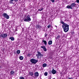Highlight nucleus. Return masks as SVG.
<instances>
[{"instance_id":"23","label":"nucleus","mask_w":79,"mask_h":79,"mask_svg":"<svg viewBox=\"0 0 79 79\" xmlns=\"http://www.w3.org/2000/svg\"><path fill=\"white\" fill-rule=\"evenodd\" d=\"M19 79H24V77H19Z\"/></svg>"},{"instance_id":"13","label":"nucleus","mask_w":79,"mask_h":79,"mask_svg":"<svg viewBox=\"0 0 79 79\" xmlns=\"http://www.w3.org/2000/svg\"><path fill=\"white\" fill-rule=\"evenodd\" d=\"M48 45H52V41L50 40L48 42Z\"/></svg>"},{"instance_id":"14","label":"nucleus","mask_w":79,"mask_h":79,"mask_svg":"<svg viewBox=\"0 0 79 79\" xmlns=\"http://www.w3.org/2000/svg\"><path fill=\"white\" fill-rule=\"evenodd\" d=\"M14 0H10L9 3L10 4H13V1Z\"/></svg>"},{"instance_id":"21","label":"nucleus","mask_w":79,"mask_h":79,"mask_svg":"<svg viewBox=\"0 0 79 79\" xmlns=\"http://www.w3.org/2000/svg\"><path fill=\"white\" fill-rule=\"evenodd\" d=\"M60 36L58 35L57 37L56 38V39H60Z\"/></svg>"},{"instance_id":"11","label":"nucleus","mask_w":79,"mask_h":79,"mask_svg":"<svg viewBox=\"0 0 79 79\" xmlns=\"http://www.w3.org/2000/svg\"><path fill=\"white\" fill-rule=\"evenodd\" d=\"M67 8L69 9H72L73 7L71 6V5L70 6L68 5L67 6Z\"/></svg>"},{"instance_id":"8","label":"nucleus","mask_w":79,"mask_h":79,"mask_svg":"<svg viewBox=\"0 0 79 79\" xmlns=\"http://www.w3.org/2000/svg\"><path fill=\"white\" fill-rule=\"evenodd\" d=\"M71 6L72 8H74V7H76V4L75 3H72L71 4Z\"/></svg>"},{"instance_id":"10","label":"nucleus","mask_w":79,"mask_h":79,"mask_svg":"<svg viewBox=\"0 0 79 79\" xmlns=\"http://www.w3.org/2000/svg\"><path fill=\"white\" fill-rule=\"evenodd\" d=\"M40 48H43L44 51V52H46L47 50L46 48L45 47V46H41Z\"/></svg>"},{"instance_id":"2","label":"nucleus","mask_w":79,"mask_h":79,"mask_svg":"<svg viewBox=\"0 0 79 79\" xmlns=\"http://www.w3.org/2000/svg\"><path fill=\"white\" fill-rule=\"evenodd\" d=\"M24 21L25 22H28V21H31V16L29 15H28L27 16L25 15V17L23 19Z\"/></svg>"},{"instance_id":"33","label":"nucleus","mask_w":79,"mask_h":79,"mask_svg":"<svg viewBox=\"0 0 79 79\" xmlns=\"http://www.w3.org/2000/svg\"><path fill=\"white\" fill-rule=\"evenodd\" d=\"M48 79H51V78H48Z\"/></svg>"},{"instance_id":"34","label":"nucleus","mask_w":79,"mask_h":79,"mask_svg":"<svg viewBox=\"0 0 79 79\" xmlns=\"http://www.w3.org/2000/svg\"><path fill=\"white\" fill-rule=\"evenodd\" d=\"M55 26H56V27H57V26H56V25Z\"/></svg>"},{"instance_id":"12","label":"nucleus","mask_w":79,"mask_h":79,"mask_svg":"<svg viewBox=\"0 0 79 79\" xmlns=\"http://www.w3.org/2000/svg\"><path fill=\"white\" fill-rule=\"evenodd\" d=\"M29 74L30 75V76H32L34 74V73L33 72H29Z\"/></svg>"},{"instance_id":"7","label":"nucleus","mask_w":79,"mask_h":79,"mask_svg":"<svg viewBox=\"0 0 79 79\" xmlns=\"http://www.w3.org/2000/svg\"><path fill=\"white\" fill-rule=\"evenodd\" d=\"M39 73L38 72H35L34 73V77L35 78H37L39 76Z\"/></svg>"},{"instance_id":"28","label":"nucleus","mask_w":79,"mask_h":79,"mask_svg":"<svg viewBox=\"0 0 79 79\" xmlns=\"http://www.w3.org/2000/svg\"><path fill=\"white\" fill-rule=\"evenodd\" d=\"M51 1H52V3H54L55 2V0H51Z\"/></svg>"},{"instance_id":"9","label":"nucleus","mask_w":79,"mask_h":79,"mask_svg":"<svg viewBox=\"0 0 79 79\" xmlns=\"http://www.w3.org/2000/svg\"><path fill=\"white\" fill-rule=\"evenodd\" d=\"M52 73L53 74H55L56 73V71L54 69V68H53L52 69Z\"/></svg>"},{"instance_id":"19","label":"nucleus","mask_w":79,"mask_h":79,"mask_svg":"<svg viewBox=\"0 0 79 79\" xmlns=\"http://www.w3.org/2000/svg\"><path fill=\"white\" fill-rule=\"evenodd\" d=\"M20 52L21 51L19 50H18L16 52L17 54H18V55H19V53H20Z\"/></svg>"},{"instance_id":"29","label":"nucleus","mask_w":79,"mask_h":79,"mask_svg":"<svg viewBox=\"0 0 79 79\" xmlns=\"http://www.w3.org/2000/svg\"><path fill=\"white\" fill-rule=\"evenodd\" d=\"M76 2L77 3H79V0H77Z\"/></svg>"},{"instance_id":"15","label":"nucleus","mask_w":79,"mask_h":79,"mask_svg":"<svg viewBox=\"0 0 79 79\" xmlns=\"http://www.w3.org/2000/svg\"><path fill=\"white\" fill-rule=\"evenodd\" d=\"M9 39L12 41L15 40V38H14L13 37H10Z\"/></svg>"},{"instance_id":"16","label":"nucleus","mask_w":79,"mask_h":79,"mask_svg":"<svg viewBox=\"0 0 79 79\" xmlns=\"http://www.w3.org/2000/svg\"><path fill=\"white\" fill-rule=\"evenodd\" d=\"M31 55H32V54L31 53H29L28 54H27V56H29V57H30V56H31Z\"/></svg>"},{"instance_id":"3","label":"nucleus","mask_w":79,"mask_h":79,"mask_svg":"<svg viewBox=\"0 0 79 79\" xmlns=\"http://www.w3.org/2000/svg\"><path fill=\"white\" fill-rule=\"evenodd\" d=\"M42 52H40L39 51L37 52V54H36V56L37 58H41L44 56V54H42Z\"/></svg>"},{"instance_id":"27","label":"nucleus","mask_w":79,"mask_h":79,"mask_svg":"<svg viewBox=\"0 0 79 79\" xmlns=\"http://www.w3.org/2000/svg\"><path fill=\"white\" fill-rule=\"evenodd\" d=\"M39 11H42L43 10V9L42 8H41L40 9H39Z\"/></svg>"},{"instance_id":"24","label":"nucleus","mask_w":79,"mask_h":79,"mask_svg":"<svg viewBox=\"0 0 79 79\" xmlns=\"http://www.w3.org/2000/svg\"><path fill=\"white\" fill-rule=\"evenodd\" d=\"M48 74V73L47 72H46L44 73V76H47Z\"/></svg>"},{"instance_id":"32","label":"nucleus","mask_w":79,"mask_h":79,"mask_svg":"<svg viewBox=\"0 0 79 79\" xmlns=\"http://www.w3.org/2000/svg\"><path fill=\"white\" fill-rule=\"evenodd\" d=\"M47 34L45 33V37H47Z\"/></svg>"},{"instance_id":"22","label":"nucleus","mask_w":79,"mask_h":79,"mask_svg":"<svg viewBox=\"0 0 79 79\" xmlns=\"http://www.w3.org/2000/svg\"><path fill=\"white\" fill-rule=\"evenodd\" d=\"M23 56H20L19 57V59L20 60H23Z\"/></svg>"},{"instance_id":"4","label":"nucleus","mask_w":79,"mask_h":79,"mask_svg":"<svg viewBox=\"0 0 79 79\" xmlns=\"http://www.w3.org/2000/svg\"><path fill=\"white\" fill-rule=\"evenodd\" d=\"M30 61L32 64H35L37 63V62H38V60H36L34 59H31L30 60Z\"/></svg>"},{"instance_id":"6","label":"nucleus","mask_w":79,"mask_h":79,"mask_svg":"<svg viewBox=\"0 0 79 79\" xmlns=\"http://www.w3.org/2000/svg\"><path fill=\"white\" fill-rule=\"evenodd\" d=\"M2 16L5 18H6V19H8L10 18V16L5 13H4L2 14Z\"/></svg>"},{"instance_id":"17","label":"nucleus","mask_w":79,"mask_h":79,"mask_svg":"<svg viewBox=\"0 0 79 79\" xmlns=\"http://www.w3.org/2000/svg\"><path fill=\"white\" fill-rule=\"evenodd\" d=\"M42 42L44 43V45L46 46L47 45V41H46L43 40Z\"/></svg>"},{"instance_id":"5","label":"nucleus","mask_w":79,"mask_h":79,"mask_svg":"<svg viewBox=\"0 0 79 79\" xmlns=\"http://www.w3.org/2000/svg\"><path fill=\"white\" fill-rule=\"evenodd\" d=\"M7 33H3V34L1 35L0 37H2V38H3L4 39H5L6 37H7Z\"/></svg>"},{"instance_id":"26","label":"nucleus","mask_w":79,"mask_h":79,"mask_svg":"<svg viewBox=\"0 0 79 79\" xmlns=\"http://www.w3.org/2000/svg\"><path fill=\"white\" fill-rule=\"evenodd\" d=\"M48 28H50V27H52L51 25H48L47 27Z\"/></svg>"},{"instance_id":"25","label":"nucleus","mask_w":79,"mask_h":79,"mask_svg":"<svg viewBox=\"0 0 79 79\" xmlns=\"http://www.w3.org/2000/svg\"><path fill=\"white\" fill-rule=\"evenodd\" d=\"M36 27L37 28H40L41 27V26H40L38 25L36 26Z\"/></svg>"},{"instance_id":"30","label":"nucleus","mask_w":79,"mask_h":79,"mask_svg":"<svg viewBox=\"0 0 79 79\" xmlns=\"http://www.w3.org/2000/svg\"><path fill=\"white\" fill-rule=\"evenodd\" d=\"M68 79H73V77H69Z\"/></svg>"},{"instance_id":"20","label":"nucleus","mask_w":79,"mask_h":79,"mask_svg":"<svg viewBox=\"0 0 79 79\" xmlns=\"http://www.w3.org/2000/svg\"><path fill=\"white\" fill-rule=\"evenodd\" d=\"M46 66H47V64L44 63L43 64V68H45V67H46Z\"/></svg>"},{"instance_id":"18","label":"nucleus","mask_w":79,"mask_h":79,"mask_svg":"<svg viewBox=\"0 0 79 79\" xmlns=\"http://www.w3.org/2000/svg\"><path fill=\"white\" fill-rule=\"evenodd\" d=\"M11 75H14L15 74V72L13 71H11L10 72Z\"/></svg>"},{"instance_id":"1","label":"nucleus","mask_w":79,"mask_h":79,"mask_svg":"<svg viewBox=\"0 0 79 79\" xmlns=\"http://www.w3.org/2000/svg\"><path fill=\"white\" fill-rule=\"evenodd\" d=\"M61 23L63 24L62 27L63 29H64V31L65 32H67L69 31V25L65 23L63 21H62Z\"/></svg>"},{"instance_id":"31","label":"nucleus","mask_w":79,"mask_h":79,"mask_svg":"<svg viewBox=\"0 0 79 79\" xmlns=\"http://www.w3.org/2000/svg\"><path fill=\"white\" fill-rule=\"evenodd\" d=\"M14 1H15V2H18V0H14Z\"/></svg>"}]
</instances>
